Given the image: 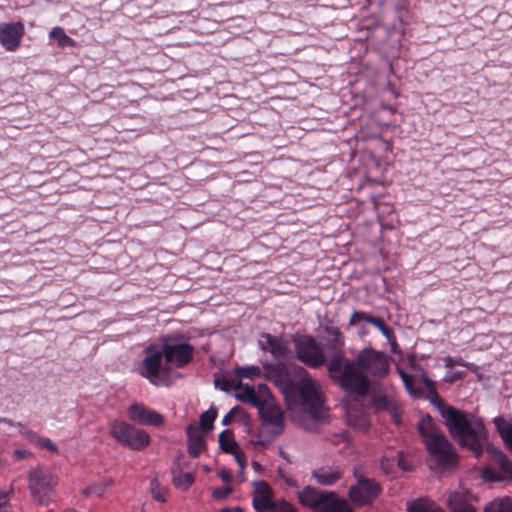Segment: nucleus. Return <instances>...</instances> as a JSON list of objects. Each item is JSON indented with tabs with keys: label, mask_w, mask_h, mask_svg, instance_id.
Returning <instances> with one entry per match:
<instances>
[{
	"label": "nucleus",
	"mask_w": 512,
	"mask_h": 512,
	"mask_svg": "<svg viewBox=\"0 0 512 512\" xmlns=\"http://www.w3.org/2000/svg\"><path fill=\"white\" fill-rule=\"evenodd\" d=\"M327 370L330 377L346 392L365 396L370 388L368 375L385 378L390 371L389 357L382 351L365 347L354 361L347 359L344 352H337L329 359Z\"/></svg>",
	"instance_id": "f257e3e1"
},
{
	"label": "nucleus",
	"mask_w": 512,
	"mask_h": 512,
	"mask_svg": "<svg viewBox=\"0 0 512 512\" xmlns=\"http://www.w3.org/2000/svg\"><path fill=\"white\" fill-rule=\"evenodd\" d=\"M441 415L450 435L458 441L459 445L466 447L479 458L484 449L504 473L512 476V462L506 455L487 441V430L483 421L473 414L447 407Z\"/></svg>",
	"instance_id": "f03ea898"
},
{
	"label": "nucleus",
	"mask_w": 512,
	"mask_h": 512,
	"mask_svg": "<svg viewBox=\"0 0 512 512\" xmlns=\"http://www.w3.org/2000/svg\"><path fill=\"white\" fill-rule=\"evenodd\" d=\"M194 347L180 338L166 339L162 347L149 345L145 356L138 366L139 374L154 386H169L177 373L170 365L183 368L194 357Z\"/></svg>",
	"instance_id": "7ed1b4c3"
},
{
	"label": "nucleus",
	"mask_w": 512,
	"mask_h": 512,
	"mask_svg": "<svg viewBox=\"0 0 512 512\" xmlns=\"http://www.w3.org/2000/svg\"><path fill=\"white\" fill-rule=\"evenodd\" d=\"M418 432L425 444L429 457L438 467L452 469L457 464V453L453 444L436 426L429 415H425L418 423Z\"/></svg>",
	"instance_id": "20e7f679"
},
{
	"label": "nucleus",
	"mask_w": 512,
	"mask_h": 512,
	"mask_svg": "<svg viewBox=\"0 0 512 512\" xmlns=\"http://www.w3.org/2000/svg\"><path fill=\"white\" fill-rule=\"evenodd\" d=\"M110 436L120 445L133 451H141L151 442L149 433L123 421L113 420L108 425Z\"/></svg>",
	"instance_id": "39448f33"
},
{
	"label": "nucleus",
	"mask_w": 512,
	"mask_h": 512,
	"mask_svg": "<svg viewBox=\"0 0 512 512\" xmlns=\"http://www.w3.org/2000/svg\"><path fill=\"white\" fill-rule=\"evenodd\" d=\"M56 475L45 467L31 469L28 475V487L33 500L43 506L49 505L57 485Z\"/></svg>",
	"instance_id": "423d86ee"
},
{
	"label": "nucleus",
	"mask_w": 512,
	"mask_h": 512,
	"mask_svg": "<svg viewBox=\"0 0 512 512\" xmlns=\"http://www.w3.org/2000/svg\"><path fill=\"white\" fill-rule=\"evenodd\" d=\"M299 372L303 376L298 387L301 404L313 418L320 419L325 414L320 384L312 380L304 368L299 367Z\"/></svg>",
	"instance_id": "0eeeda50"
},
{
	"label": "nucleus",
	"mask_w": 512,
	"mask_h": 512,
	"mask_svg": "<svg viewBox=\"0 0 512 512\" xmlns=\"http://www.w3.org/2000/svg\"><path fill=\"white\" fill-rule=\"evenodd\" d=\"M296 359L309 368H319L329 361L321 346L312 336L303 335L293 339Z\"/></svg>",
	"instance_id": "6e6552de"
},
{
	"label": "nucleus",
	"mask_w": 512,
	"mask_h": 512,
	"mask_svg": "<svg viewBox=\"0 0 512 512\" xmlns=\"http://www.w3.org/2000/svg\"><path fill=\"white\" fill-rule=\"evenodd\" d=\"M253 507L256 512H281L284 505H291L285 500L273 501V492L264 481L254 482Z\"/></svg>",
	"instance_id": "1a4fd4ad"
},
{
	"label": "nucleus",
	"mask_w": 512,
	"mask_h": 512,
	"mask_svg": "<svg viewBox=\"0 0 512 512\" xmlns=\"http://www.w3.org/2000/svg\"><path fill=\"white\" fill-rule=\"evenodd\" d=\"M379 484L372 479L361 478L349 489V498L357 506L370 504L380 494Z\"/></svg>",
	"instance_id": "9d476101"
},
{
	"label": "nucleus",
	"mask_w": 512,
	"mask_h": 512,
	"mask_svg": "<svg viewBox=\"0 0 512 512\" xmlns=\"http://www.w3.org/2000/svg\"><path fill=\"white\" fill-rule=\"evenodd\" d=\"M127 416L130 421L136 424L154 427H159L164 424V417L160 413L138 402L129 405L127 408Z\"/></svg>",
	"instance_id": "9b49d317"
},
{
	"label": "nucleus",
	"mask_w": 512,
	"mask_h": 512,
	"mask_svg": "<svg viewBox=\"0 0 512 512\" xmlns=\"http://www.w3.org/2000/svg\"><path fill=\"white\" fill-rule=\"evenodd\" d=\"M24 34V26L21 22L0 24V43L7 51L18 49Z\"/></svg>",
	"instance_id": "f8f14e48"
},
{
	"label": "nucleus",
	"mask_w": 512,
	"mask_h": 512,
	"mask_svg": "<svg viewBox=\"0 0 512 512\" xmlns=\"http://www.w3.org/2000/svg\"><path fill=\"white\" fill-rule=\"evenodd\" d=\"M333 496V492L320 491L314 487L306 486L298 492V500L304 507L312 510L324 509L328 497Z\"/></svg>",
	"instance_id": "ddd939ff"
},
{
	"label": "nucleus",
	"mask_w": 512,
	"mask_h": 512,
	"mask_svg": "<svg viewBox=\"0 0 512 512\" xmlns=\"http://www.w3.org/2000/svg\"><path fill=\"white\" fill-rule=\"evenodd\" d=\"M258 344L261 350L270 352L278 360L284 358L289 352L288 343L283 337L269 333H262Z\"/></svg>",
	"instance_id": "4468645a"
},
{
	"label": "nucleus",
	"mask_w": 512,
	"mask_h": 512,
	"mask_svg": "<svg viewBox=\"0 0 512 512\" xmlns=\"http://www.w3.org/2000/svg\"><path fill=\"white\" fill-rule=\"evenodd\" d=\"M188 439V453L191 457L197 458L205 449V439L200 432L197 422H193L187 426L186 429Z\"/></svg>",
	"instance_id": "2eb2a0df"
},
{
	"label": "nucleus",
	"mask_w": 512,
	"mask_h": 512,
	"mask_svg": "<svg viewBox=\"0 0 512 512\" xmlns=\"http://www.w3.org/2000/svg\"><path fill=\"white\" fill-rule=\"evenodd\" d=\"M259 412L263 422L276 429V434H280L282 432L284 416L280 408L272 404H265L260 406Z\"/></svg>",
	"instance_id": "dca6fc26"
},
{
	"label": "nucleus",
	"mask_w": 512,
	"mask_h": 512,
	"mask_svg": "<svg viewBox=\"0 0 512 512\" xmlns=\"http://www.w3.org/2000/svg\"><path fill=\"white\" fill-rule=\"evenodd\" d=\"M447 504L451 512H478L469 502L467 495L459 492H450Z\"/></svg>",
	"instance_id": "f3484780"
},
{
	"label": "nucleus",
	"mask_w": 512,
	"mask_h": 512,
	"mask_svg": "<svg viewBox=\"0 0 512 512\" xmlns=\"http://www.w3.org/2000/svg\"><path fill=\"white\" fill-rule=\"evenodd\" d=\"M312 476L318 484L330 486L341 479L342 473L338 469L321 467L313 470Z\"/></svg>",
	"instance_id": "a211bd4d"
},
{
	"label": "nucleus",
	"mask_w": 512,
	"mask_h": 512,
	"mask_svg": "<svg viewBox=\"0 0 512 512\" xmlns=\"http://www.w3.org/2000/svg\"><path fill=\"white\" fill-rule=\"evenodd\" d=\"M372 406L377 411H387L397 423L399 415L395 402L386 395H375L372 397Z\"/></svg>",
	"instance_id": "6ab92c4d"
},
{
	"label": "nucleus",
	"mask_w": 512,
	"mask_h": 512,
	"mask_svg": "<svg viewBox=\"0 0 512 512\" xmlns=\"http://www.w3.org/2000/svg\"><path fill=\"white\" fill-rule=\"evenodd\" d=\"M494 424L504 444L512 452V424L501 416L494 418Z\"/></svg>",
	"instance_id": "aec40b11"
},
{
	"label": "nucleus",
	"mask_w": 512,
	"mask_h": 512,
	"mask_svg": "<svg viewBox=\"0 0 512 512\" xmlns=\"http://www.w3.org/2000/svg\"><path fill=\"white\" fill-rule=\"evenodd\" d=\"M347 423L358 431H367L370 427V421L367 415L361 411L350 410L347 413Z\"/></svg>",
	"instance_id": "412c9836"
},
{
	"label": "nucleus",
	"mask_w": 512,
	"mask_h": 512,
	"mask_svg": "<svg viewBox=\"0 0 512 512\" xmlns=\"http://www.w3.org/2000/svg\"><path fill=\"white\" fill-rule=\"evenodd\" d=\"M408 512H445L434 502L427 498H419L408 503Z\"/></svg>",
	"instance_id": "4be33fe9"
},
{
	"label": "nucleus",
	"mask_w": 512,
	"mask_h": 512,
	"mask_svg": "<svg viewBox=\"0 0 512 512\" xmlns=\"http://www.w3.org/2000/svg\"><path fill=\"white\" fill-rule=\"evenodd\" d=\"M322 512H353V510L345 499L339 498L333 492V496L328 497Z\"/></svg>",
	"instance_id": "5701e85b"
},
{
	"label": "nucleus",
	"mask_w": 512,
	"mask_h": 512,
	"mask_svg": "<svg viewBox=\"0 0 512 512\" xmlns=\"http://www.w3.org/2000/svg\"><path fill=\"white\" fill-rule=\"evenodd\" d=\"M195 477L192 473H182L180 471H172V483L173 485L183 491L189 489L194 483Z\"/></svg>",
	"instance_id": "b1692460"
},
{
	"label": "nucleus",
	"mask_w": 512,
	"mask_h": 512,
	"mask_svg": "<svg viewBox=\"0 0 512 512\" xmlns=\"http://www.w3.org/2000/svg\"><path fill=\"white\" fill-rule=\"evenodd\" d=\"M484 512H512V499L510 497L495 499L485 505Z\"/></svg>",
	"instance_id": "393cba45"
},
{
	"label": "nucleus",
	"mask_w": 512,
	"mask_h": 512,
	"mask_svg": "<svg viewBox=\"0 0 512 512\" xmlns=\"http://www.w3.org/2000/svg\"><path fill=\"white\" fill-rule=\"evenodd\" d=\"M219 444L221 449L227 453H234L238 450V444L234 439V434L231 430L225 429L219 435Z\"/></svg>",
	"instance_id": "a878e982"
},
{
	"label": "nucleus",
	"mask_w": 512,
	"mask_h": 512,
	"mask_svg": "<svg viewBox=\"0 0 512 512\" xmlns=\"http://www.w3.org/2000/svg\"><path fill=\"white\" fill-rule=\"evenodd\" d=\"M49 36L50 38L55 39L57 41V45L59 48L76 46L75 40L69 37L61 27L52 28V30L49 33Z\"/></svg>",
	"instance_id": "bb28decb"
},
{
	"label": "nucleus",
	"mask_w": 512,
	"mask_h": 512,
	"mask_svg": "<svg viewBox=\"0 0 512 512\" xmlns=\"http://www.w3.org/2000/svg\"><path fill=\"white\" fill-rule=\"evenodd\" d=\"M217 417V409L211 406L208 410L203 412L200 416V422L198 423L200 430L210 431L213 428V423Z\"/></svg>",
	"instance_id": "cd10ccee"
},
{
	"label": "nucleus",
	"mask_w": 512,
	"mask_h": 512,
	"mask_svg": "<svg viewBox=\"0 0 512 512\" xmlns=\"http://www.w3.org/2000/svg\"><path fill=\"white\" fill-rule=\"evenodd\" d=\"M324 330L327 334L333 337L334 352L332 356H334L337 352H343L344 337L341 331L337 327L333 326H326Z\"/></svg>",
	"instance_id": "c85d7f7f"
},
{
	"label": "nucleus",
	"mask_w": 512,
	"mask_h": 512,
	"mask_svg": "<svg viewBox=\"0 0 512 512\" xmlns=\"http://www.w3.org/2000/svg\"><path fill=\"white\" fill-rule=\"evenodd\" d=\"M236 397L242 402H248L255 406H258V398L254 389L248 385L240 386L239 392Z\"/></svg>",
	"instance_id": "c756f323"
},
{
	"label": "nucleus",
	"mask_w": 512,
	"mask_h": 512,
	"mask_svg": "<svg viewBox=\"0 0 512 512\" xmlns=\"http://www.w3.org/2000/svg\"><path fill=\"white\" fill-rule=\"evenodd\" d=\"M150 490L153 499H155L158 502H166L168 490L167 488L160 485V482L158 481L157 478H153L150 481Z\"/></svg>",
	"instance_id": "7c9ffc66"
},
{
	"label": "nucleus",
	"mask_w": 512,
	"mask_h": 512,
	"mask_svg": "<svg viewBox=\"0 0 512 512\" xmlns=\"http://www.w3.org/2000/svg\"><path fill=\"white\" fill-rule=\"evenodd\" d=\"M111 484H112V481L110 479L105 480L101 483L91 484L83 490V494L85 496H89V495L102 496L104 491L106 490V488L108 486H110Z\"/></svg>",
	"instance_id": "2f4dec72"
},
{
	"label": "nucleus",
	"mask_w": 512,
	"mask_h": 512,
	"mask_svg": "<svg viewBox=\"0 0 512 512\" xmlns=\"http://www.w3.org/2000/svg\"><path fill=\"white\" fill-rule=\"evenodd\" d=\"M234 372L239 378H251L260 373V368L258 366L237 367Z\"/></svg>",
	"instance_id": "473e14b6"
},
{
	"label": "nucleus",
	"mask_w": 512,
	"mask_h": 512,
	"mask_svg": "<svg viewBox=\"0 0 512 512\" xmlns=\"http://www.w3.org/2000/svg\"><path fill=\"white\" fill-rule=\"evenodd\" d=\"M277 386L284 392H288L294 389V384L290 380L288 374H280L275 380Z\"/></svg>",
	"instance_id": "72a5a7b5"
},
{
	"label": "nucleus",
	"mask_w": 512,
	"mask_h": 512,
	"mask_svg": "<svg viewBox=\"0 0 512 512\" xmlns=\"http://www.w3.org/2000/svg\"><path fill=\"white\" fill-rule=\"evenodd\" d=\"M370 324L379 329L385 338H389V336L391 337V331L393 330L385 324L383 319L373 316Z\"/></svg>",
	"instance_id": "f704fd0d"
},
{
	"label": "nucleus",
	"mask_w": 512,
	"mask_h": 512,
	"mask_svg": "<svg viewBox=\"0 0 512 512\" xmlns=\"http://www.w3.org/2000/svg\"><path fill=\"white\" fill-rule=\"evenodd\" d=\"M12 493V488L9 491H0V512H11L9 502Z\"/></svg>",
	"instance_id": "c9c22d12"
},
{
	"label": "nucleus",
	"mask_w": 512,
	"mask_h": 512,
	"mask_svg": "<svg viewBox=\"0 0 512 512\" xmlns=\"http://www.w3.org/2000/svg\"><path fill=\"white\" fill-rule=\"evenodd\" d=\"M444 366L446 368H450L455 365L463 366L468 369H471L473 367V364L465 362L462 358H453L451 356H446L443 358Z\"/></svg>",
	"instance_id": "e433bc0d"
},
{
	"label": "nucleus",
	"mask_w": 512,
	"mask_h": 512,
	"mask_svg": "<svg viewBox=\"0 0 512 512\" xmlns=\"http://www.w3.org/2000/svg\"><path fill=\"white\" fill-rule=\"evenodd\" d=\"M35 445L41 449H47L53 453H58L57 446L47 437H41L39 436L38 440L36 441Z\"/></svg>",
	"instance_id": "4c0bfd02"
},
{
	"label": "nucleus",
	"mask_w": 512,
	"mask_h": 512,
	"mask_svg": "<svg viewBox=\"0 0 512 512\" xmlns=\"http://www.w3.org/2000/svg\"><path fill=\"white\" fill-rule=\"evenodd\" d=\"M373 318L372 315L363 312V311H355L350 318V325H355L360 321H364L367 323H370L371 319Z\"/></svg>",
	"instance_id": "58836bf2"
},
{
	"label": "nucleus",
	"mask_w": 512,
	"mask_h": 512,
	"mask_svg": "<svg viewBox=\"0 0 512 512\" xmlns=\"http://www.w3.org/2000/svg\"><path fill=\"white\" fill-rule=\"evenodd\" d=\"M232 493V489L228 486L216 488L212 492V496L217 500L227 498Z\"/></svg>",
	"instance_id": "ea45409f"
},
{
	"label": "nucleus",
	"mask_w": 512,
	"mask_h": 512,
	"mask_svg": "<svg viewBox=\"0 0 512 512\" xmlns=\"http://www.w3.org/2000/svg\"><path fill=\"white\" fill-rule=\"evenodd\" d=\"M397 464L404 471H408L411 468V464L405 459L402 451L397 452Z\"/></svg>",
	"instance_id": "a19ab883"
},
{
	"label": "nucleus",
	"mask_w": 512,
	"mask_h": 512,
	"mask_svg": "<svg viewBox=\"0 0 512 512\" xmlns=\"http://www.w3.org/2000/svg\"><path fill=\"white\" fill-rule=\"evenodd\" d=\"M399 375L401 377V379L403 380L404 384H405V387L406 389L411 393L413 394L414 391L412 389V385H411V382H412V376L405 373L403 370L399 369Z\"/></svg>",
	"instance_id": "79ce46f5"
},
{
	"label": "nucleus",
	"mask_w": 512,
	"mask_h": 512,
	"mask_svg": "<svg viewBox=\"0 0 512 512\" xmlns=\"http://www.w3.org/2000/svg\"><path fill=\"white\" fill-rule=\"evenodd\" d=\"M21 435L24 436L29 442L33 443L34 445L39 438V435L36 432L28 428L26 430H23V433Z\"/></svg>",
	"instance_id": "37998d69"
},
{
	"label": "nucleus",
	"mask_w": 512,
	"mask_h": 512,
	"mask_svg": "<svg viewBox=\"0 0 512 512\" xmlns=\"http://www.w3.org/2000/svg\"><path fill=\"white\" fill-rule=\"evenodd\" d=\"M234 455V458L239 466V468L241 470H243L245 468V465H246V460H245V456L244 454L238 450L234 451V453H232Z\"/></svg>",
	"instance_id": "c03bdc74"
},
{
	"label": "nucleus",
	"mask_w": 512,
	"mask_h": 512,
	"mask_svg": "<svg viewBox=\"0 0 512 512\" xmlns=\"http://www.w3.org/2000/svg\"><path fill=\"white\" fill-rule=\"evenodd\" d=\"M462 377H463V373L460 371L449 372L448 374L445 375L444 381L452 383V382H455V381L461 379Z\"/></svg>",
	"instance_id": "a18cd8bd"
},
{
	"label": "nucleus",
	"mask_w": 512,
	"mask_h": 512,
	"mask_svg": "<svg viewBox=\"0 0 512 512\" xmlns=\"http://www.w3.org/2000/svg\"><path fill=\"white\" fill-rule=\"evenodd\" d=\"M386 339L391 346V351L393 353H400L399 346H398V343L396 341V337H395V334L393 331H391V337L389 336V338H386Z\"/></svg>",
	"instance_id": "49530a36"
},
{
	"label": "nucleus",
	"mask_w": 512,
	"mask_h": 512,
	"mask_svg": "<svg viewBox=\"0 0 512 512\" xmlns=\"http://www.w3.org/2000/svg\"><path fill=\"white\" fill-rule=\"evenodd\" d=\"M422 380H423V383L426 387V389L430 392V393H433V394H436V390H435V386H434V382L429 379L427 376H422Z\"/></svg>",
	"instance_id": "de8ad7c7"
},
{
	"label": "nucleus",
	"mask_w": 512,
	"mask_h": 512,
	"mask_svg": "<svg viewBox=\"0 0 512 512\" xmlns=\"http://www.w3.org/2000/svg\"><path fill=\"white\" fill-rule=\"evenodd\" d=\"M218 475L223 482H230L232 479L231 473L226 469L220 470Z\"/></svg>",
	"instance_id": "09e8293b"
},
{
	"label": "nucleus",
	"mask_w": 512,
	"mask_h": 512,
	"mask_svg": "<svg viewBox=\"0 0 512 512\" xmlns=\"http://www.w3.org/2000/svg\"><path fill=\"white\" fill-rule=\"evenodd\" d=\"M232 417H233V410H231L229 413H227L223 419H222V423L223 425H228L231 423V420H232Z\"/></svg>",
	"instance_id": "8fccbe9b"
},
{
	"label": "nucleus",
	"mask_w": 512,
	"mask_h": 512,
	"mask_svg": "<svg viewBox=\"0 0 512 512\" xmlns=\"http://www.w3.org/2000/svg\"><path fill=\"white\" fill-rule=\"evenodd\" d=\"M220 512H243V509L239 506L225 507V508L221 509Z\"/></svg>",
	"instance_id": "3c124183"
},
{
	"label": "nucleus",
	"mask_w": 512,
	"mask_h": 512,
	"mask_svg": "<svg viewBox=\"0 0 512 512\" xmlns=\"http://www.w3.org/2000/svg\"><path fill=\"white\" fill-rule=\"evenodd\" d=\"M282 507H283V509H286V510H280L281 512H297L293 505H284L283 504Z\"/></svg>",
	"instance_id": "603ef678"
},
{
	"label": "nucleus",
	"mask_w": 512,
	"mask_h": 512,
	"mask_svg": "<svg viewBox=\"0 0 512 512\" xmlns=\"http://www.w3.org/2000/svg\"><path fill=\"white\" fill-rule=\"evenodd\" d=\"M13 427H16L19 431L20 434L23 433V430H26L27 428L20 422H15L14 426Z\"/></svg>",
	"instance_id": "864d4df0"
},
{
	"label": "nucleus",
	"mask_w": 512,
	"mask_h": 512,
	"mask_svg": "<svg viewBox=\"0 0 512 512\" xmlns=\"http://www.w3.org/2000/svg\"><path fill=\"white\" fill-rule=\"evenodd\" d=\"M0 423H5L9 426H14L15 422H13L12 420L8 419V418H4V417H0Z\"/></svg>",
	"instance_id": "5fc2aeb1"
},
{
	"label": "nucleus",
	"mask_w": 512,
	"mask_h": 512,
	"mask_svg": "<svg viewBox=\"0 0 512 512\" xmlns=\"http://www.w3.org/2000/svg\"><path fill=\"white\" fill-rule=\"evenodd\" d=\"M29 453L25 450H16L15 455H17L20 458H25Z\"/></svg>",
	"instance_id": "6e6d98bb"
},
{
	"label": "nucleus",
	"mask_w": 512,
	"mask_h": 512,
	"mask_svg": "<svg viewBox=\"0 0 512 512\" xmlns=\"http://www.w3.org/2000/svg\"><path fill=\"white\" fill-rule=\"evenodd\" d=\"M483 476H484V478H485V479L493 480V478H491V477H489V476H488V470H485V471H484Z\"/></svg>",
	"instance_id": "4d7b16f0"
},
{
	"label": "nucleus",
	"mask_w": 512,
	"mask_h": 512,
	"mask_svg": "<svg viewBox=\"0 0 512 512\" xmlns=\"http://www.w3.org/2000/svg\"><path fill=\"white\" fill-rule=\"evenodd\" d=\"M254 443H255V444H262V445H265V443H264V442L259 441V440L254 441Z\"/></svg>",
	"instance_id": "13d9d810"
},
{
	"label": "nucleus",
	"mask_w": 512,
	"mask_h": 512,
	"mask_svg": "<svg viewBox=\"0 0 512 512\" xmlns=\"http://www.w3.org/2000/svg\"><path fill=\"white\" fill-rule=\"evenodd\" d=\"M260 388H264V389H267L266 385H260Z\"/></svg>",
	"instance_id": "bf43d9fd"
}]
</instances>
